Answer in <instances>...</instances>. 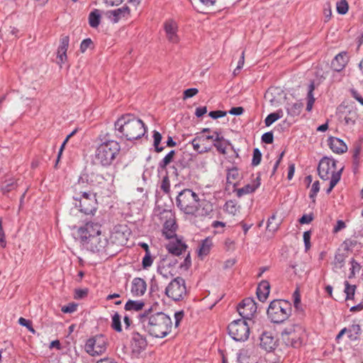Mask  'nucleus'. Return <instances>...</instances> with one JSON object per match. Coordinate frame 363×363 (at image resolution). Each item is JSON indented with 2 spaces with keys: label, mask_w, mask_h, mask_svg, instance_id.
<instances>
[{
  "label": "nucleus",
  "mask_w": 363,
  "mask_h": 363,
  "mask_svg": "<svg viewBox=\"0 0 363 363\" xmlns=\"http://www.w3.org/2000/svg\"><path fill=\"white\" fill-rule=\"evenodd\" d=\"M178 208L185 215L194 217L210 216L213 211V204L201 200L199 195L190 189L181 191L176 198Z\"/></svg>",
  "instance_id": "1"
},
{
  "label": "nucleus",
  "mask_w": 363,
  "mask_h": 363,
  "mask_svg": "<svg viewBox=\"0 0 363 363\" xmlns=\"http://www.w3.org/2000/svg\"><path fill=\"white\" fill-rule=\"evenodd\" d=\"M114 130L118 138L133 141L141 138L146 133L147 127L142 120L127 113L115 121Z\"/></svg>",
  "instance_id": "2"
},
{
  "label": "nucleus",
  "mask_w": 363,
  "mask_h": 363,
  "mask_svg": "<svg viewBox=\"0 0 363 363\" xmlns=\"http://www.w3.org/2000/svg\"><path fill=\"white\" fill-rule=\"evenodd\" d=\"M140 320L144 330L154 337L163 338L172 331V319L162 312L145 311L140 315Z\"/></svg>",
  "instance_id": "3"
},
{
  "label": "nucleus",
  "mask_w": 363,
  "mask_h": 363,
  "mask_svg": "<svg viewBox=\"0 0 363 363\" xmlns=\"http://www.w3.org/2000/svg\"><path fill=\"white\" fill-rule=\"evenodd\" d=\"M101 143L95 150L94 162L103 167H108L113 164L121 151V145L114 140L109 133H106L101 139Z\"/></svg>",
  "instance_id": "4"
},
{
  "label": "nucleus",
  "mask_w": 363,
  "mask_h": 363,
  "mask_svg": "<svg viewBox=\"0 0 363 363\" xmlns=\"http://www.w3.org/2000/svg\"><path fill=\"white\" fill-rule=\"evenodd\" d=\"M84 183V179L81 177L74 186V195L73 196L75 206L86 215H93L97 209V200L96 194L90 191L82 189V184Z\"/></svg>",
  "instance_id": "5"
},
{
  "label": "nucleus",
  "mask_w": 363,
  "mask_h": 363,
  "mask_svg": "<svg viewBox=\"0 0 363 363\" xmlns=\"http://www.w3.org/2000/svg\"><path fill=\"white\" fill-rule=\"evenodd\" d=\"M291 305L285 300L272 301L267 308V316L274 323H282L291 314Z\"/></svg>",
  "instance_id": "6"
},
{
  "label": "nucleus",
  "mask_w": 363,
  "mask_h": 363,
  "mask_svg": "<svg viewBox=\"0 0 363 363\" xmlns=\"http://www.w3.org/2000/svg\"><path fill=\"white\" fill-rule=\"evenodd\" d=\"M303 333V330L300 325L292 324L284 329L281 333V338L286 346L298 348L302 345Z\"/></svg>",
  "instance_id": "7"
},
{
  "label": "nucleus",
  "mask_w": 363,
  "mask_h": 363,
  "mask_svg": "<svg viewBox=\"0 0 363 363\" xmlns=\"http://www.w3.org/2000/svg\"><path fill=\"white\" fill-rule=\"evenodd\" d=\"M165 294L174 301L184 299L187 296L185 280L180 277L172 279L165 289Z\"/></svg>",
  "instance_id": "8"
},
{
  "label": "nucleus",
  "mask_w": 363,
  "mask_h": 363,
  "mask_svg": "<svg viewBox=\"0 0 363 363\" xmlns=\"http://www.w3.org/2000/svg\"><path fill=\"white\" fill-rule=\"evenodd\" d=\"M229 335L237 342H245L249 338L250 327L244 319L231 322L228 327Z\"/></svg>",
  "instance_id": "9"
},
{
  "label": "nucleus",
  "mask_w": 363,
  "mask_h": 363,
  "mask_svg": "<svg viewBox=\"0 0 363 363\" xmlns=\"http://www.w3.org/2000/svg\"><path fill=\"white\" fill-rule=\"evenodd\" d=\"M342 169V167L337 169L335 160L326 157L320 160L318 167V175L323 180L331 179L337 173L340 174V179Z\"/></svg>",
  "instance_id": "10"
},
{
  "label": "nucleus",
  "mask_w": 363,
  "mask_h": 363,
  "mask_svg": "<svg viewBox=\"0 0 363 363\" xmlns=\"http://www.w3.org/2000/svg\"><path fill=\"white\" fill-rule=\"evenodd\" d=\"M81 243L84 247L92 252H101L105 250L108 240L106 236L101 233Z\"/></svg>",
  "instance_id": "11"
},
{
  "label": "nucleus",
  "mask_w": 363,
  "mask_h": 363,
  "mask_svg": "<svg viewBox=\"0 0 363 363\" xmlns=\"http://www.w3.org/2000/svg\"><path fill=\"white\" fill-rule=\"evenodd\" d=\"M106 349V340L102 335H97L89 338L85 345L86 352L91 356L101 354L105 352Z\"/></svg>",
  "instance_id": "12"
},
{
  "label": "nucleus",
  "mask_w": 363,
  "mask_h": 363,
  "mask_svg": "<svg viewBox=\"0 0 363 363\" xmlns=\"http://www.w3.org/2000/svg\"><path fill=\"white\" fill-rule=\"evenodd\" d=\"M101 226L98 223L87 222L85 225L78 230V235L80 242L86 241V240L96 236L101 233Z\"/></svg>",
  "instance_id": "13"
},
{
  "label": "nucleus",
  "mask_w": 363,
  "mask_h": 363,
  "mask_svg": "<svg viewBox=\"0 0 363 363\" xmlns=\"http://www.w3.org/2000/svg\"><path fill=\"white\" fill-rule=\"evenodd\" d=\"M256 311V303L251 298H245L238 306V312L244 320H250Z\"/></svg>",
  "instance_id": "14"
},
{
  "label": "nucleus",
  "mask_w": 363,
  "mask_h": 363,
  "mask_svg": "<svg viewBox=\"0 0 363 363\" xmlns=\"http://www.w3.org/2000/svg\"><path fill=\"white\" fill-rule=\"evenodd\" d=\"M108 18L113 23H118L121 18H127L130 15V9L128 6H123L121 8L108 11L106 13Z\"/></svg>",
  "instance_id": "15"
},
{
  "label": "nucleus",
  "mask_w": 363,
  "mask_h": 363,
  "mask_svg": "<svg viewBox=\"0 0 363 363\" xmlns=\"http://www.w3.org/2000/svg\"><path fill=\"white\" fill-rule=\"evenodd\" d=\"M164 30L168 40L172 43L179 42V37L177 34V25L175 21L169 20L164 23Z\"/></svg>",
  "instance_id": "16"
},
{
  "label": "nucleus",
  "mask_w": 363,
  "mask_h": 363,
  "mask_svg": "<svg viewBox=\"0 0 363 363\" xmlns=\"http://www.w3.org/2000/svg\"><path fill=\"white\" fill-rule=\"evenodd\" d=\"M69 39L68 36H63L60 39L57 56L58 64H63L67 60V51L69 46Z\"/></svg>",
  "instance_id": "17"
},
{
  "label": "nucleus",
  "mask_w": 363,
  "mask_h": 363,
  "mask_svg": "<svg viewBox=\"0 0 363 363\" xmlns=\"http://www.w3.org/2000/svg\"><path fill=\"white\" fill-rule=\"evenodd\" d=\"M260 177H257L251 183L245 185L243 187L237 189L236 194L238 197L254 192L260 186Z\"/></svg>",
  "instance_id": "18"
},
{
  "label": "nucleus",
  "mask_w": 363,
  "mask_h": 363,
  "mask_svg": "<svg viewBox=\"0 0 363 363\" xmlns=\"http://www.w3.org/2000/svg\"><path fill=\"white\" fill-rule=\"evenodd\" d=\"M187 246L181 240L176 239L171 241L167 245L168 252L174 255L179 256L186 251Z\"/></svg>",
  "instance_id": "19"
},
{
  "label": "nucleus",
  "mask_w": 363,
  "mask_h": 363,
  "mask_svg": "<svg viewBox=\"0 0 363 363\" xmlns=\"http://www.w3.org/2000/svg\"><path fill=\"white\" fill-rule=\"evenodd\" d=\"M348 62L346 52H340L337 55L331 62L332 68L336 72L342 71Z\"/></svg>",
  "instance_id": "20"
},
{
  "label": "nucleus",
  "mask_w": 363,
  "mask_h": 363,
  "mask_svg": "<svg viewBox=\"0 0 363 363\" xmlns=\"http://www.w3.org/2000/svg\"><path fill=\"white\" fill-rule=\"evenodd\" d=\"M147 284L142 278H135L132 281L131 292L134 296H143L146 291Z\"/></svg>",
  "instance_id": "21"
},
{
  "label": "nucleus",
  "mask_w": 363,
  "mask_h": 363,
  "mask_svg": "<svg viewBox=\"0 0 363 363\" xmlns=\"http://www.w3.org/2000/svg\"><path fill=\"white\" fill-rule=\"evenodd\" d=\"M269 283L266 280L262 281L257 289V296L258 299L262 302H264L269 294Z\"/></svg>",
  "instance_id": "22"
},
{
  "label": "nucleus",
  "mask_w": 363,
  "mask_h": 363,
  "mask_svg": "<svg viewBox=\"0 0 363 363\" xmlns=\"http://www.w3.org/2000/svg\"><path fill=\"white\" fill-rule=\"evenodd\" d=\"M329 147L335 153H343L347 151V147L345 143L337 138L329 139Z\"/></svg>",
  "instance_id": "23"
},
{
  "label": "nucleus",
  "mask_w": 363,
  "mask_h": 363,
  "mask_svg": "<svg viewBox=\"0 0 363 363\" xmlns=\"http://www.w3.org/2000/svg\"><path fill=\"white\" fill-rule=\"evenodd\" d=\"M213 246L212 239L210 238H206L203 240L199 245L198 250V255L200 257H203L209 254L211 247Z\"/></svg>",
  "instance_id": "24"
},
{
  "label": "nucleus",
  "mask_w": 363,
  "mask_h": 363,
  "mask_svg": "<svg viewBox=\"0 0 363 363\" xmlns=\"http://www.w3.org/2000/svg\"><path fill=\"white\" fill-rule=\"evenodd\" d=\"M17 187L16 181L13 178H9L0 184V189L3 194H7Z\"/></svg>",
  "instance_id": "25"
},
{
  "label": "nucleus",
  "mask_w": 363,
  "mask_h": 363,
  "mask_svg": "<svg viewBox=\"0 0 363 363\" xmlns=\"http://www.w3.org/2000/svg\"><path fill=\"white\" fill-rule=\"evenodd\" d=\"M303 108L301 102H296L293 104H288L286 109L289 116L295 117L300 115Z\"/></svg>",
  "instance_id": "26"
},
{
  "label": "nucleus",
  "mask_w": 363,
  "mask_h": 363,
  "mask_svg": "<svg viewBox=\"0 0 363 363\" xmlns=\"http://www.w3.org/2000/svg\"><path fill=\"white\" fill-rule=\"evenodd\" d=\"M176 224L173 220H167L164 224L163 233L167 238H172L175 235Z\"/></svg>",
  "instance_id": "27"
},
{
  "label": "nucleus",
  "mask_w": 363,
  "mask_h": 363,
  "mask_svg": "<svg viewBox=\"0 0 363 363\" xmlns=\"http://www.w3.org/2000/svg\"><path fill=\"white\" fill-rule=\"evenodd\" d=\"M215 134H217V138L214 139L213 145L219 152L225 155L227 147L226 143L224 141L223 137L220 136L217 131H215Z\"/></svg>",
  "instance_id": "28"
},
{
  "label": "nucleus",
  "mask_w": 363,
  "mask_h": 363,
  "mask_svg": "<svg viewBox=\"0 0 363 363\" xmlns=\"http://www.w3.org/2000/svg\"><path fill=\"white\" fill-rule=\"evenodd\" d=\"M204 141V136H197L194 138L191 141L194 150L200 154L208 152L211 150L210 147H203L201 149V143H203Z\"/></svg>",
  "instance_id": "29"
},
{
  "label": "nucleus",
  "mask_w": 363,
  "mask_h": 363,
  "mask_svg": "<svg viewBox=\"0 0 363 363\" xmlns=\"http://www.w3.org/2000/svg\"><path fill=\"white\" fill-rule=\"evenodd\" d=\"M144 306H145V303L143 301L128 300L126 302L124 308L125 311H139L143 309Z\"/></svg>",
  "instance_id": "30"
},
{
  "label": "nucleus",
  "mask_w": 363,
  "mask_h": 363,
  "mask_svg": "<svg viewBox=\"0 0 363 363\" xmlns=\"http://www.w3.org/2000/svg\"><path fill=\"white\" fill-rule=\"evenodd\" d=\"M347 333L348 338L350 340H357L359 335L361 333V328L358 324H352L348 328H347Z\"/></svg>",
  "instance_id": "31"
},
{
  "label": "nucleus",
  "mask_w": 363,
  "mask_h": 363,
  "mask_svg": "<svg viewBox=\"0 0 363 363\" xmlns=\"http://www.w3.org/2000/svg\"><path fill=\"white\" fill-rule=\"evenodd\" d=\"M101 13L99 10L94 9L89 15V23L92 28H97L100 24Z\"/></svg>",
  "instance_id": "32"
},
{
  "label": "nucleus",
  "mask_w": 363,
  "mask_h": 363,
  "mask_svg": "<svg viewBox=\"0 0 363 363\" xmlns=\"http://www.w3.org/2000/svg\"><path fill=\"white\" fill-rule=\"evenodd\" d=\"M239 179L240 174L237 167H232L228 169L226 177L227 183L235 185V182H237Z\"/></svg>",
  "instance_id": "33"
},
{
  "label": "nucleus",
  "mask_w": 363,
  "mask_h": 363,
  "mask_svg": "<svg viewBox=\"0 0 363 363\" xmlns=\"http://www.w3.org/2000/svg\"><path fill=\"white\" fill-rule=\"evenodd\" d=\"M347 257V254L340 252V250H338L335 255V259L333 262L334 267L335 269H342L345 264V259Z\"/></svg>",
  "instance_id": "34"
},
{
  "label": "nucleus",
  "mask_w": 363,
  "mask_h": 363,
  "mask_svg": "<svg viewBox=\"0 0 363 363\" xmlns=\"http://www.w3.org/2000/svg\"><path fill=\"white\" fill-rule=\"evenodd\" d=\"M314 89H315L314 82H311L308 88V94H307L308 101H307V106H306L307 111H311L312 110V108H313V104L315 101V98H314L313 94Z\"/></svg>",
  "instance_id": "35"
},
{
  "label": "nucleus",
  "mask_w": 363,
  "mask_h": 363,
  "mask_svg": "<svg viewBox=\"0 0 363 363\" xmlns=\"http://www.w3.org/2000/svg\"><path fill=\"white\" fill-rule=\"evenodd\" d=\"M175 150H171L158 164L159 170H165L167 166L169 164L175 155Z\"/></svg>",
  "instance_id": "36"
},
{
  "label": "nucleus",
  "mask_w": 363,
  "mask_h": 363,
  "mask_svg": "<svg viewBox=\"0 0 363 363\" xmlns=\"http://www.w3.org/2000/svg\"><path fill=\"white\" fill-rule=\"evenodd\" d=\"M261 346L267 351H271L274 348V339L268 335H263L261 337Z\"/></svg>",
  "instance_id": "37"
},
{
  "label": "nucleus",
  "mask_w": 363,
  "mask_h": 363,
  "mask_svg": "<svg viewBox=\"0 0 363 363\" xmlns=\"http://www.w3.org/2000/svg\"><path fill=\"white\" fill-rule=\"evenodd\" d=\"M111 326L113 330L118 333H121L122 331L121 315L118 314V313L116 312L112 315V321Z\"/></svg>",
  "instance_id": "38"
},
{
  "label": "nucleus",
  "mask_w": 363,
  "mask_h": 363,
  "mask_svg": "<svg viewBox=\"0 0 363 363\" xmlns=\"http://www.w3.org/2000/svg\"><path fill=\"white\" fill-rule=\"evenodd\" d=\"M345 290L344 292L346 294V300H352L354 298L355 290H356V286L355 285H351L349 284L347 281H345Z\"/></svg>",
  "instance_id": "39"
},
{
  "label": "nucleus",
  "mask_w": 363,
  "mask_h": 363,
  "mask_svg": "<svg viewBox=\"0 0 363 363\" xmlns=\"http://www.w3.org/2000/svg\"><path fill=\"white\" fill-rule=\"evenodd\" d=\"M153 145L155 147V152H161L164 150V147L160 146L161 140L162 139V135L157 130L153 131Z\"/></svg>",
  "instance_id": "40"
},
{
  "label": "nucleus",
  "mask_w": 363,
  "mask_h": 363,
  "mask_svg": "<svg viewBox=\"0 0 363 363\" xmlns=\"http://www.w3.org/2000/svg\"><path fill=\"white\" fill-rule=\"evenodd\" d=\"M132 339L133 342H135V344L138 345V347L140 349L145 348L147 345L146 339L138 333H133Z\"/></svg>",
  "instance_id": "41"
},
{
  "label": "nucleus",
  "mask_w": 363,
  "mask_h": 363,
  "mask_svg": "<svg viewBox=\"0 0 363 363\" xmlns=\"http://www.w3.org/2000/svg\"><path fill=\"white\" fill-rule=\"evenodd\" d=\"M350 264H351V268H350V273L348 277L349 279H352V278L354 277L355 274L359 272L361 267H362L360 264L359 262H357L354 259H352L350 260Z\"/></svg>",
  "instance_id": "42"
},
{
  "label": "nucleus",
  "mask_w": 363,
  "mask_h": 363,
  "mask_svg": "<svg viewBox=\"0 0 363 363\" xmlns=\"http://www.w3.org/2000/svg\"><path fill=\"white\" fill-rule=\"evenodd\" d=\"M359 244L357 240L348 238L346 239L342 243V247L344 248L345 251H351L355 246Z\"/></svg>",
  "instance_id": "43"
},
{
  "label": "nucleus",
  "mask_w": 363,
  "mask_h": 363,
  "mask_svg": "<svg viewBox=\"0 0 363 363\" xmlns=\"http://www.w3.org/2000/svg\"><path fill=\"white\" fill-rule=\"evenodd\" d=\"M348 11V4L346 0L337 2V11L340 14H345Z\"/></svg>",
  "instance_id": "44"
},
{
  "label": "nucleus",
  "mask_w": 363,
  "mask_h": 363,
  "mask_svg": "<svg viewBox=\"0 0 363 363\" xmlns=\"http://www.w3.org/2000/svg\"><path fill=\"white\" fill-rule=\"evenodd\" d=\"M262 160V153L258 148H255L253 150V156L252 160V165L257 166L260 164Z\"/></svg>",
  "instance_id": "45"
},
{
  "label": "nucleus",
  "mask_w": 363,
  "mask_h": 363,
  "mask_svg": "<svg viewBox=\"0 0 363 363\" xmlns=\"http://www.w3.org/2000/svg\"><path fill=\"white\" fill-rule=\"evenodd\" d=\"M161 190L165 194L170 192V182L167 175L164 176L160 185Z\"/></svg>",
  "instance_id": "46"
},
{
  "label": "nucleus",
  "mask_w": 363,
  "mask_h": 363,
  "mask_svg": "<svg viewBox=\"0 0 363 363\" xmlns=\"http://www.w3.org/2000/svg\"><path fill=\"white\" fill-rule=\"evenodd\" d=\"M153 259L150 252H145L144 257L143 258L142 265L144 269H147L152 264Z\"/></svg>",
  "instance_id": "47"
},
{
  "label": "nucleus",
  "mask_w": 363,
  "mask_h": 363,
  "mask_svg": "<svg viewBox=\"0 0 363 363\" xmlns=\"http://www.w3.org/2000/svg\"><path fill=\"white\" fill-rule=\"evenodd\" d=\"M18 323L26 327L30 332H31L33 334L35 333V330L32 326V323L29 320H27L24 318H20L18 319Z\"/></svg>",
  "instance_id": "48"
},
{
  "label": "nucleus",
  "mask_w": 363,
  "mask_h": 363,
  "mask_svg": "<svg viewBox=\"0 0 363 363\" xmlns=\"http://www.w3.org/2000/svg\"><path fill=\"white\" fill-rule=\"evenodd\" d=\"M340 180V174L337 173L335 174L333 178H331L329 187L326 190L327 194H329L332 191L333 189L335 186Z\"/></svg>",
  "instance_id": "49"
},
{
  "label": "nucleus",
  "mask_w": 363,
  "mask_h": 363,
  "mask_svg": "<svg viewBox=\"0 0 363 363\" xmlns=\"http://www.w3.org/2000/svg\"><path fill=\"white\" fill-rule=\"evenodd\" d=\"M77 304L74 303H70L67 306H64L62 307L61 311L65 313H71L74 312L77 310Z\"/></svg>",
  "instance_id": "50"
},
{
  "label": "nucleus",
  "mask_w": 363,
  "mask_h": 363,
  "mask_svg": "<svg viewBox=\"0 0 363 363\" xmlns=\"http://www.w3.org/2000/svg\"><path fill=\"white\" fill-rule=\"evenodd\" d=\"M225 210L232 214H235L238 208L235 203L233 201H228L225 203Z\"/></svg>",
  "instance_id": "51"
},
{
  "label": "nucleus",
  "mask_w": 363,
  "mask_h": 363,
  "mask_svg": "<svg viewBox=\"0 0 363 363\" xmlns=\"http://www.w3.org/2000/svg\"><path fill=\"white\" fill-rule=\"evenodd\" d=\"M93 45V42L90 38H86L81 43L80 51L84 52L89 48Z\"/></svg>",
  "instance_id": "52"
},
{
  "label": "nucleus",
  "mask_w": 363,
  "mask_h": 363,
  "mask_svg": "<svg viewBox=\"0 0 363 363\" xmlns=\"http://www.w3.org/2000/svg\"><path fill=\"white\" fill-rule=\"evenodd\" d=\"M262 141L267 144H272L274 141V135L272 132H267L262 135Z\"/></svg>",
  "instance_id": "53"
},
{
  "label": "nucleus",
  "mask_w": 363,
  "mask_h": 363,
  "mask_svg": "<svg viewBox=\"0 0 363 363\" xmlns=\"http://www.w3.org/2000/svg\"><path fill=\"white\" fill-rule=\"evenodd\" d=\"M244 62H245V52L243 51L241 54L240 59L239 60V61L238 62L237 67L234 69L233 74L235 75L238 74L239 73L240 70L242 68V67L244 65Z\"/></svg>",
  "instance_id": "54"
},
{
  "label": "nucleus",
  "mask_w": 363,
  "mask_h": 363,
  "mask_svg": "<svg viewBox=\"0 0 363 363\" xmlns=\"http://www.w3.org/2000/svg\"><path fill=\"white\" fill-rule=\"evenodd\" d=\"M356 116L355 113H350L345 116V122L347 125H354L355 123Z\"/></svg>",
  "instance_id": "55"
},
{
  "label": "nucleus",
  "mask_w": 363,
  "mask_h": 363,
  "mask_svg": "<svg viewBox=\"0 0 363 363\" xmlns=\"http://www.w3.org/2000/svg\"><path fill=\"white\" fill-rule=\"evenodd\" d=\"M199 92L198 89L196 88H190L187 89L184 92V98H191L195 96Z\"/></svg>",
  "instance_id": "56"
},
{
  "label": "nucleus",
  "mask_w": 363,
  "mask_h": 363,
  "mask_svg": "<svg viewBox=\"0 0 363 363\" xmlns=\"http://www.w3.org/2000/svg\"><path fill=\"white\" fill-rule=\"evenodd\" d=\"M319 190H320L319 182L316 181L312 185L311 192H310V197L314 198L317 195Z\"/></svg>",
  "instance_id": "57"
},
{
  "label": "nucleus",
  "mask_w": 363,
  "mask_h": 363,
  "mask_svg": "<svg viewBox=\"0 0 363 363\" xmlns=\"http://www.w3.org/2000/svg\"><path fill=\"white\" fill-rule=\"evenodd\" d=\"M345 228H346L345 223L342 220H339L337 221L336 225L334 226L333 232L334 233H337Z\"/></svg>",
  "instance_id": "58"
},
{
  "label": "nucleus",
  "mask_w": 363,
  "mask_h": 363,
  "mask_svg": "<svg viewBox=\"0 0 363 363\" xmlns=\"http://www.w3.org/2000/svg\"><path fill=\"white\" fill-rule=\"evenodd\" d=\"M276 121H277V116H275V114H274V113H272L269 114L264 119L265 125L269 126L273 123H274Z\"/></svg>",
  "instance_id": "59"
},
{
  "label": "nucleus",
  "mask_w": 363,
  "mask_h": 363,
  "mask_svg": "<svg viewBox=\"0 0 363 363\" xmlns=\"http://www.w3.org/2000/svg\"><path fill=\"white\" fill-rule=\"evenodd\" d=\"M303 241L306 247V250H308L311 247V232L310 231H306L303 233Z\"/></svg>",
  "instance_id": "60"
},
{
  "label": "nucleus",
  "mask_w": 363,
  "mask_h": 363,
  "mask_svg": "<svg viewBox=\"0 0 363 363\" xmlns=\"http://www.w3.org/2000/svg\"><path fill=\"white\" fill-rule=\"evenodd\" d=\"M208 116L213 119H216L225 116V112L222 111H211Z\"/></svg>",
  "instance_id": "61"
},
{
  "label": "nucleus",
  "mask_w": 363,
  "mask_h": 363,
  "mask_svg": "<svg viewBox=\"0 0 363 363\" xmlns=\"http://www.w3.org/2000/svg\"><path fill=\"white\" fill-rule=\"evenodd\" d=\"M191 261L189 253L185 257L184 262L180 264L181 268H184V269H188L191 266Z\"/></svg>",
  "instance_id": "62"
},
{
  "label": "nucleus",
  "mask_w": 363,
  "mask_h": 363,
  "mask_svg": "<svg viewBox=\"0 0 363 363\" xmlns=\"http://www.w3.org/2000/svg\"><path fill=\"white\" fill-rule=\"evenodd\" d=\"M243 111L244 108L242 107L238 106L232 108L229 113L232 115L240 116L243 113Z\"/></svg>",
  "instance_id": "63"
},
{
  "label": "nucleus",
  "mask_w": 363,
  "mask_h": 363,
  "mask_svg": "<svg viewBox=\"0 0 363 363\" xmlns=\"http://www.w3.org/2000/svg\"><path fill=\"white\" fill-rule=\"evenodd\" d=\"M350 91L352 96L354 97L357 101H358L362 105H363V98L362 97L360 94L354 89H351Z\"/></svg>",
  "instance_id": "64"
}]
</instances>
